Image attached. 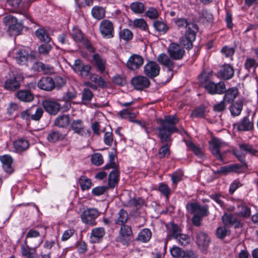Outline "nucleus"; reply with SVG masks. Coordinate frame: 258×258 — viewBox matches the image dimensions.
<instances>
[{
  "mask_svg": "<svg viewBox=\"0 0 258 258\" xmlns=\"http://www.w3.org/2000/svg\"><path fill=\"white\" fill-rule=\"evenodd\" d=\"M174 23L178 29L181 32L185 30V32H192L198 31V26L194 23L183 18L174 19Z\"/></svg>",
  "mask_w": 258,
  "mask_h": 258,
  "instance_id": "8",
  "label": "nucleus"
},
{
  "mask_svg": "<svg viewBox=\"0 0 258 258\" xmlns=\"http://www.w3.org/2000/svg\"><path fill=\"white\" fill-rule=\"evenodd\" d=\"M37 86L41 90L51 91L54 89L53 78L50 77L41 78L37 83Z\"/></svg>",
  "mask_w": 258,
  "mask_h": 258,
  "instance_id": "19",
  "label": "nucleus"
},
{
  "mask_svg": "<svg viewBox=\"0 0 258 258\" xmlns=\"http://www.w3.org/2000/svg\"><path fill=\"white\" fill-rule=\"evenodd\" d=\"M16 97L20 101L25 102H30L34 99L33 94L27 90H19L16 94Z\"/></svg>",
  "mask_w": 258,
  "mask_h": 258,
  "instance_id": "25",
  "label": "nucleus"
},
{
  "mask_svg": "<svg viewBox=\"0 0 258 258\" xmlns=\"http://www.w3.org/2000/svg\"><path fill=\"white\" fill-rule=\"evenodd\" d=\"M14 147L17 152H22L26 150L29 147L28 140L19 139L14 142Z\"/></svg>",
  "mask_w": 258,
  "mask_h": 258,
  "instance_id": "32",
  "label": "nucleus"
},
{
  "mask_svg": "<svg viewBox=\"0 0 258 258\" xmlns=\"http://www.w3.org/2000/svg\"><path fill=\"white\" fill-rule=\"evenodd\" d=\"M202 83L205 82L204 87L207 92L211 95L222 94L225 89V84L224 82L215 83L212 81L207 82V77L205 74H201L199 76Z\"/></svg>",
  "mask_w": 258,
  "mask_h": 258,
  "instance_id": "4",
  "label": "nucleus"
},
{
  "mask_svg": "<svg viewBox=\"0 0 258 258\" xmlns=\"http://www.w3.org/2000/svg\"><path fill=\"white\" fill-rule=\"evenodd\" d=\"M144 201L141 198H133L131 199L128 204L130 206L135 207L137 209L141 208L144 205Z\"/></svg>",
  "mask_w": 258,
  "mask_h": 258,
  "instance_id": "53",
  "label": "nucleus"
},
{
  "mask_svg": "<svg viewBox=\"0 0 258 258\" xmlns=\"http://www.w3.org/2000/svg\"><path fill=\"white\" fill-rule=\"evenodd\" d=\"M167 52L168 55L162 53L159 54L157 57L158 61L163 66L167 68V72L170 74V80L173 76V70L175 66L174 60H179L183 58L185 55L184 47L176 43L172 42L170 44L168 48Z\"/></svg>",
  "mask_w": 258,
  "mask_h": 258,
  "instance_id": "2",
  "label": "nucleus"
},
{
  "mask_svg": "<svg viewBox=\"0 0 258 258\" xmlns=\"http://www.w3.org/2000/svg\"><path fill=\"white\" fill-rule=\"evenodd\" d=\"M133 234L132 230L130 226L125 224L121 225L120 230V235L131 236Z\"/></svg>",
  "mask_w": 258,
  "mask_h": 258,
  "instance_id": "61",
  "label": "nucleus"
},
{
  "mask_svg": "<svg viewBox=\"0 0 258 258\" xmlns=\"http://www.w3.org/2000/svg\"><path fill=\"white\" fill-rule=\"evenodd\" d=\"M70 124V117L68 115L58 116L54 121L55 125L60 128H66Z\"/></svg>",
  "mask_w": 258,
  "mask_h": 258,
  "instance_id": "35",
  "label": "nucleus"
},
{
  "mask_svg": "<svg viewBox=\"0 0 258 258\" xmlns=\"http://www.w3.org/2000/svg\"><path fill=\"white\" fill-rule=\"evenodd\" d=\"M92 163L96 166H100L103 163V156L100 153H96L92 156Z\"/></svg>",
  "mask_w": 258,
  "mask_h": 258,
  "instance_id": "56",
  "label": "nucleus"
},
{
  "mask_svg": "<svg viewBox=\"0 0 258 258\" xmlns=\"http://www.w3.org/2000/svg\"><path fill=\"white\" fill-rule=\"evenodd\" d=\"M179 244L181 246H185L190 242V238L187 235L182 234L179 235L176 239Z\"/></svg>",
  "mask_w": 258,
  "mask_h": 258,
  "instance_id": "58",
  "label": "nucleus"
},
{
  "mask_svg": "<svg viewBox=\"0 0 258 258\" xmlns=\"http://www.w3.org/2000/svg\"><path fill=\"white\" fill-rule=\"evenodd\" d=\"M230 230L226 226H221L217 228L216 234L219 238L223 239L229 234Z\"/></svg>",
  "mask_w": 258,
  "mask_h": 258,
  "instance_id": "54",
  "label": "nucleus"
},
{
  "mask_svg": "<svg viewBox=\"0 0 258 258\" xmlns=\"http://www.w3.org/2000/svg\"><path fill=\"white\" fill-rule=\"evenodd\" d=\"M240 149L246 153L258 157V150L254 149L251 145L248 144H241L239 145Z\"/></svg>",
  "mask_w": 258,
  "mask_h": 258,
  "instance_id": "37",
  "label": "nucleus"
},
{
  "mask_svg": "<svg viewBox=\"0 0 258 258\" xmlns=\"http://www.w3.org/2000/svg\"><path fill=\"white\" fill-rule=\"evenodd\" d=\"M67 136V133H63L58 130H53L47 135V139L48 142L55 143L63 140Z\"/></svg>",
  "mask_w": 258,
  "mask_h": 258,
  "instance_id": "24",
  "label": "nucleus"
},
{
  "mask_svg": "<svg viewBox=\"0 0 258 258\" xmlns=\"http://www.w3.org/2000/svg\"><path fill=\"white\" fill-rule=\"evenodd\" d=\"M54 83V89L59 90L63 87L66 84V79L59 76H56L53 79Z\"/></svg>",
  "mask_w": 258,
  "mask_h": 258,
  "instance_id": "51",
  "label": "nucleus"
},
{
  "mask_svg": "<svg viewBox=\"0 0 258 258\" xmlns=\"http://www.w3.org/2000/svg\"><path fill=\"white\" fill-rule=\"evenodd\" d=\"M160 71V66L155 61H149L144 67L145 75L151 79H154L158 76Z\"/></svg>",
  "mask_w": 258,
  "mask_h": 258,
  "instance_id": "13",
  "label": "nucleus"
},
{
  "mask_svg": "<svg viewBox=\"0 0 258 258\" xmlns=\"http://www.w3.org/2000/svg\"><path fill=\"white\" fill-rule=\"evenodd\" d=\"M221 52L226 57H229L232 56L235 52V49L233 47L225 46L221 49Z\"/></svg>",
  "mask_w": 258,
  "mask_h": 258,
  "instance_id": "64",
  "label": "nucleus"
},
{
  "mask_svg": "<svg viewBox=\"0 0 258 258\" xmlns=\"http://www.w3.org/2000/svg\"><path fill=\"white\" fill-rule=\"evenodd\" d=\"M43 112V110L41 107L33 106L22 111L21 116L23 119L26 120H29L31 119L33 120L39 121L41 118Z\"/></svg>",
  "mask_w": 258,
  "mask_h": 258,
  "instance_id": "6",
  "label": "nucleus"
},
{
  "mask_svg": "<svg viewBox=\"0 0 258 258\" xmlns=\"http://www.w3.org/2000/svg\"><path fill=\"white\" fill-rule=\"evenodd\" d=\"M14 58L17 62L20 65H25L29 57L28 52L24 49L17 50L15 53Z\"/></svg>",
  "mask_w": 258,
  "mask_h": 258,
  "instance_id": "23",
  "label": "nucleus"
},
{
  "mask_svg": "<svg viewBox=\"0 0 258 258\" xmlns=\"http://www.w3.org/2000/svg\"><path fill=\"white\" fill-rule=\"evenodd\" d=\"M118 215V217L115 220V223L120 225L125 224L128 218L127 212L122 209L119 211Z\"/></svg>",
  "mask_w": 258,
  "mask_h": 258,
  "instance_id": "40",
  "label": "nucleus"
},
{
  "mask_svg": "<svg viewBox=\"0 0 258 258\" xmlns=\"http://www.w3.org/2000/svg\"><path fill=\"white\" fill-rule=\"evenodd\" d=\"M143 57L139 54H132L128 58L126 63V67L132 71L139 69L143 64Z\"/></svg>",
  "mask_w": 258,
  "mask_h": 258,
  "instance_id": "14",
  "label": "nucleus"
},
{
  "mask_svg": "<svg viewBox=\"0 0 258 258\" xmlns=\"http://www.w3.org/2000/svg\"><path fill=\"white\" fill-rule=\"evenodd\" d=\"M132 24L134 28H137L143 31L148 30V25L143 19H135Z\"/></svg>",
  "mask_w": 258,
  "mask_h": 258,
  "instance_id": "42",
  "label": "nucleus"
},
{
  "mask_svg": "<svg viewBox=\"0 0 258 258\" xmlns=\"http://www.w3.org/2000/svg\"><path fill=\"white\" fill-rule=\"evenodd\" d=\"M153 26L157 31L164 34L166 33L169 29V27L163 21H155L153 23Z\"/></svg>",
  "mask_w": 258,
  "mask_h": 258,
  "instance_id": "46",
  "label": "nucleus"
},
{
  "mask_svg": "<svg viewBox=\"0 0 258 258\" xmlns=\"http://www.w3.org/2000/svg\"><path fill=\"white\" fill-rule=\"evenodd\" d=\"M71 35L73 39L77 42H82L83 40V34L78 28L73 29Z\"/></svg>",
  "mask_w": 258,
  "mask_h": 258,
  "instance_id": "55",
  "label": "nucleus"
},
{
  "mask_svg": "<svg viewBox=\"0 0 258 258\" xmlns=\"http://www.w3.org/2000/svg\"><path fill=\"white\" fill-rule=\"evenodd\" d=\"M108 188V187L105 186H97L92 189V193L95 196H99L103 195Z\"/></svg>",
  "mask_w": 258,
  "mask_h": 258,
  "instance_id": "63",
  "label": "nucleus"
},
{
  "mask_svg": "<svg viewBox=\"0 0 258 258\" xmlns=\"http://www.w3.org/2000/svg\"><path fill=\"white\" fill-rule=\"evenodd\" d=\"M115 155L113 152H111L109 154V163L104 166L105 169H111V168L117 167V165L114 162Z\"/></svg>",
  "mask_w": 258,
  "mask_h": 258,
  "instance_id": "59",
  "label": "nucleus"
},
{
  "mask_svg": "<svg viewBox=\"0 0 258 258\" xmlns=\"http://www.w3.org/2000/svg\"><path fill=\"white\" fill-rule=\"evenodd\" d=\"M0 160L5 172L9 173H11L13 172L14 169L12 166L13 160L10 155H5L2 156L0 157Z\"/></svg>",
  "mask_w": 258,
  "mask_h": 258,
  "instance_id": "28",
  "label": "nucleus"
},
{
  "mask_svg": "<svg viewBox=\"0 0 258 258\" xmlns=\"http://www.w3.org/2000/svg\"><path fill=\"white\" fill-rule=\"evenodd\" d=\"M131 83L136 89L140 90L148 88L150 85L149 79L143 76H138L133 78Z\"/></svg>",
  "mask_w": 258,
  "mask_h": 258,
  "instance_id": "15",
  "label": "nucleus"
},
{
  "mask_svg": "<svg viewBox=\"0 0 258 258\" xmlns=\"http://www.w3.org/2000/svg\"><path fill=\"white\" fill-rule=\"evenodd\" d=\"M72 69L82 78H86L90 75L91 67L89 64H85L80 59H77L75 61Z\"/></svg>",
  "mask_w": 258,
  "mask_h": 258,
  "instance_id": "11",
  "label": "nucleus"
},
{
  "mask_svg": "<svg viewBox=\"0 0 258 258\" xmlns=\"http://www.w3.org/2000/svg\"><path fill=\"white\" fill-rule=\"evenodd\" d=\"M119 38L124 41H130L133 37V32L129 29H123L120 31L119 33Z\"/></svg>",
  "mask_w": 258,
  "mask_h": 258,
  "instance_id": "49",
  "label": "nucleus"
},
{
  "mask_svg": "<svg viewBox=\"0 0 258 258\" xmlns=\"http://www.w3.org/2000/svg\"><path fill=\"white\" fill-rule=\"evenodd\" d=\"M210 198L215 201L221 207L224 206V201L223 199L224 198L220 194H213L209 196Z\"/></svg>",
  "mask_w": 258,
  "mask_h": 258,
  "instance_id": "62",
  "label": "nucleus"
},
{
  "mask_svg": "<svg viewBox=\"0 0 258 258\" xmlns=\"http://www.w3.org/2000/svg\"><path fill=\"white\" fill-rule=\"evenodd\" d=\"M179 119L176 115H166L164 118H157V123L159 126L156 130L158 131V137L161 143H166L159 150L158 154L160 158L165 157L170 154L169 143L172 141L171 135L174 133H179L176 124L179 122Z\"/></svg>",
  "mask_w": 258,
  "mask_h": 258,
  "instance_id": "1",
  "label": "nucleus"
},
{
  "mask_svg": "<svg viewBox=\"0 0 258 258\" xmlns=\"http://www.w3.org/2000/svg\"><path fill=\"white\" fill-rule=\"evenodd\" d=\"M251 211L249 208L244 204H240L237 205V211L236 214L238 216L242 218H248L250 216Z\"/></svg>",
  "mask_w": 258,
  "mask_h": 258,
  "instance_id": "33",
  "label": "nucleus"
},
{
  "mask_svg": "<svg viewBox=\"0 0 258 258\" xmlns=\"http://www.w3.org/2000/svg\"><path fill=\"white\" fill-rule=\"evenodd\" d=\"M209 149L217 159L223 161V158L221 154L220 149L226 146V143L222 140L216 138L212 137L211 140L209 141Z\"/></svg>",
  "mask_w": 258,
  "mask_h": 258,
  "instance_id": "7",
  "label": "nucleus"
},
{
  "mask_svg": "<svg viewBox=\"0 0 258 258\" xmlns=\"http://www.w3.org/2000/svg\"><path fill=\"white\" fill-rule=\"evenodd\" d=\"M224 95L223 99L227 103H232L238 96L239 94L238 89L236 87H233L226 89L225 88L224 92Z\"/></svg>",
  "mask_w": 258,
  "mask_h": 258,
  "instance_id": "20",
  "label": "nucleus"
},
{
  "mask_svg": "<svg viewBox=\"0 0 258 258\" xmlns=\"http://www.w3.org/2000/svg\"><path fill=\"white\" fill-rule=\"evenodd\" d=\"M21 251L22 255L27 258H35L37 256L36 249L28 244L22 245Z\"/></svg>",
  "mask_w": 258,
  "mask_h": 258,
  "instance_id": "31",
  "label": "nucleus"
},
{
  "mask_svg": "<svg viewBox=\"0 0 258 258\" xmlns=\"http://www.w3.org/2000/svg\"><path fill=\"white\" fill-rule=\"evenodd\" d=\"M197 32H185L184 36L180 38V43L186 49H190L192 47V42L196 39Z\"/></svg>",
  "mask_w": 258,
  "mask_h": 258,
  "instance_id": "18",
  "label": "nucleus"
},
{
  "mask_svg": "<svg viewBox=\"0 0 258 258\" xmlns=\"http://www.w3.org/2000/svg\"><path fill=\"white\" fill-rule=\"evenodd\" d=\"M222 221L227 226H234L235 228H239L242 226V224L234 215L225 214L222 217Z\"/></svg>",
  "mask_w": 258,
  "mask_h": 258,
  "instance_id": "17",
  "label": "nucleus"
},
{
  "mask_svg": "<svg viewBox=\"0 0 258 258\" xmlns=\"http://www.w3.org/2000/svg\"><path fill=\"white\" fill-rule=\"evenodd\" d=\"M105 230L102 227H96L93 228L91 233V241L92 243L98 242L105 235Z\"/></svg>",
  "mask_w": 258,
  "mask_h": 258,
  "instance_id": "27",
  "label": "nucleus"
},
{
  "mask_svg": "<svg viewBox=\"0 0 258 258\" xmlns=\"http://www.w3.org/2000/svg\"><path fill=\"white\" fill-rule=\"evenodd\" d=\"M23 76L19 73L14 74L13 77L6 80L5 88L9 91H14L20 87V82L23 80Z\"/></svg>",
  "mask_w": 258,
  "mask_h": 258,
  "instance_id": "10",
  "label": "nucleus"
},
{
  "mask_svg": "<svg viewBox=\"0 0 258 258\" xmlns=\"http://www.w3.org/2000/svg\"><path fill=\"white\" fill-rule=\"evenodd\" d=\"M91 14L94 18L97 20H100L105 17V10L102 7L94 6L92 9Z\"/></svg>",
  "mask_w": 258,
  "mask_h": 258,
  "instance_id": "36",
  "label": "nucleus"
},
{
  "mask_svg": "<svg viewBox=\"0 0 258 258\" xmlns=\"http://www.w3.org/2000/svg\"><path fill=\"white\" fill-rule=\"evenodd\" d=\"M258 67V62L256 60L251 57H247L244 62V67L248 71L252 68L254 70Z\"/></svg>",
  "mask_w": 258,
  "mask_h": 258,
  "instance_id": "50",
  "label": "nucleus"
},
{
  "mask_svg": "<svg viewBox=\"0 0 258 258\" xmlns=\"http://www.w3.org/2000/svg\"><path fill=\"white\" fill-rule=\"evenodd\" d=\"M36 36L41 41L49 42L51 38L43 29H38L35 32Z\"/></svg>",
  "mask_w": 258,
  "mask_h": 258,
  "instance_id": "39",
  "label": "nucleus"
},
{
  "mask_svg": "<svg viewBox=\"0 0 258 258\" xmlns=\"http://www.w3.org/2000/svg\"><path fill=\"white\" fill-rule=\"evenodd\" d=\"M93 96V93L88 88H84L82 93V102L83 104L89 103Z\"/></svg>",
  "mask_w": 258,
  "mask_h": 258,
  "instance_id": "48",
  "label": "nucleus"
},
{
  "mask_svg": "<svg viewBox=\"0 0 258 258\" xmlns=\"http://www.w3.org/2000/svg\"><path fill=\"white\" fill-rule=\"evenodd\" d=\"M171 255L175 258H182L185 254V250L177 246H173L170 250Z\"/></svg>",
  "mask_w": 258,
  "mask_h": 258,
  "instance_id": "44",
  "label": "nucleus"
},
{
  "mask_svg": "<svg viewBox=\"0 0 258 258\" xmlns=\"http://www.w3.org/2000/svg\"><path fill=\"white\" fill-rule=\"evenodd\" d=\"M90 79L101 86H104L105 82L102 77L95 74H91L89 75Z\"/></svg>",
  "mask_w": 258,
  "mask_h": 258,
  "instance_id": "60",
  "label": "nucleus"
},
{
  "mask_svg": "<svg viewBox=\"0 0 258 258\" xmlns=\"http://www.w3.org/2000/svg\"><path fill=\"white\" fill-rule=\"evenodd\" d=\"M112 168L113 170L110 173L108 176V187L110 188H113L117 183L119 174L117 167Z\"/></svg>",
  "mask_w": 258,
  "mask_h": 258,
  "instance_id": "34",
  "label": "nucleus"
},
{
  "mask_svg": "<svg viewBox=\"0 0 258 258\" xmlns=\"http://www.w3.org/2000/svg\"><path fill=\"white\" fill-rule=\"evenodd\" d=\"M99 30L102 36L106 38H112L114 36L113 24L108 20L102 21L99 25Z\"/></svg>",
  "mask_w": 258,
  "mask_h": 258,
  "instance_id": "12",
  "label": "nucleus"
},
{
  "mask_svg": "<svg viewBox=\"0 0 258 258\" xmlns=\"http://www.w3.org/2000/svg\"><path fill=\"white\" fill-rule=\"evenodd\" d=\"M186 209L190 214H194L191 220L193 225L196 226H200L202 218L209 214L207 205L201 206L197 203H190L186 205Z\"/></svg>",
  "mask_w": 258,
  "mask_h": 258,
  "instance_id": "3",
  "label": "nucleus"
},
{
  "mask_svg": "<svg viewBox=\"0 0 258 258\" xmlns=\"http://www.w3.org/2000/svg\"><path fill=\"white\" fill-rule=\"evenodd\" d=\"M4 23L8 28H10L13 25H15L18 22L17 18L12 15H8L4 17L3 20Z\"/></svg>",
  "mask_w": 258,
  "mask_h": 258,
  "instance_id": "57",
  "label": "nucleus"
},
{
  "mask_svg": "<svg viewBox=\"0 0 258 258\" xmlns=\"http://www.w3.org/2000/svg\"><path fill=\"white\" fill-rule=\"evenodd\" d=\"M23 25L21 22H18L10 28H8V32L11 35H18L23 30Z\"/></svg>",
  "mask_w": 258,
  "mask_h": 258,
  "instance_id": "41",
  "label": "nucleus"
},
{
  "mask_svg": "<svg viewBox=\"0 0 258 258\" xmlns=\"http://www.w3.org/2000/svg\"><path fill=\"white\" fill-rule=\"evenodd\" d=\"M51 49L52 46L49 42H45L38 47L39 54L43 55H47Z\"/></svg>",
  "mask_w": 258,
  "mask_h": 258,
  "instance_id": "52",
  "label": "nucleus"
},
{
  "mask_svg": "<svg viewBox=\"0 0 258 258\" xmlns=\"http://www.w3.org/2000/svg\"><path fill=\"white\" fill-rule=\"evenodd\" d=\"M152 233L148 228L143 229L138 234V240L143 242L148 241L151 238Z\"/></svg>",
  "mask_w": 258,
  "mask_h": 258,
  "instance_id": "38",
  "label": "nucleus"
},
{
  "mask_svg": "<svg viewBox=\"0 0 258 258\" xmlns=\"http://www.w3.org/2000/svg\"><path fill=\"white\" fill-rule=\"evenodd\" d=\"M70 128L74 134L81 137L88 138L91 135V131L86 128L84 122L80 119L73 120L71 123Z\"/></svg>",
  "mask_w": 258,
  "mask_h": 258,
  "instance_id": "9",
  "label": "nucleus"
},
{
  "mask_svg": "<svg viewBox=\"0 0 258 258\" xmlns=\"http://www.w3.org/2000/svg\"><path fill=\"white\" fill-rule=\"evenodd\" d=\"M93 60L99 71L103 73L106 68V60L102 56L98 53H95L93 55Z\"/></svg>",
  "mask_w": 258,
  "mask_h": 258,
  "instance_id": "29",
  "label": "nucleus"
},
{
  "mask_svg": "<svg viewBox=\"0 0 258 258\" xmlns=\"http://www.w3.org/2000/svg\"><path fill=\"white\" fill-rule=\"evenodd\" d=\"M197 243L199 247L204 249L207 247L209 244L210 240L207 235L202 231H199L196 234Z\"/></svg>",
  "mask_w": 258,
  "mask_h": 258,
  "instance_id": "26",
  "label": "nucleus"
},
{
  "mask_svg": "<svg viewBox=\"0 0 258 258\" xmlns=\"http://www.w3.org/2000/svg\"><path fill=\"white\" fill-rule=\"evenodd\" d=\"M243 101L241 99L237 100L235 102L231 103L229 110L231 115L237 116L240 114L243 108Z\"/></svg>",
  "mask_w": 258,
  "mask_h": 258,
  "instance_id": "30",
  "label": "nucleus"
},
{
  "mask_svg": "<svg viewBox=\"0 0 258 258\" xmlns=\"http://www.w3.org/2000/svg\"><path fill=\"white\" fill-rule=\"evenodd\" d=\"M42 105L46 111L51 115L56 114L60 109V105L54 100H44L42 102Z\"/></svg>",
  "mask_w": 258,
  "mask_h": 258,
  "instance_id": "16",
  "label": "nucleus"
},
{
  "mask_svg": "<svg viewBox=\"0 0 258 258\" xmlns=\"http://www.w3.org/2000/svg\"><path fill=\"white\" fill-rule=\"evenodd\" d=\"M79 183L81 188L83 190L89 189L92 185V182L91 180L84 176H82L80 178Z\"/></svg>",
  "mask_w": 258,
  "mask_h": 258,
  "instance_id": "47",
  "label": "nucleus"
},
{
  "mask_svg": "<svg viewBox=\"0 0 258 258\" xmlns=\"http://www.w3.org/2000/svg\"><path fill=\"white\" fill-rule=\"evenodd\" d=\"M131 9L135 13L142 14L145 10L144 5L139 2L132 3L130 6Z\"/></svg>",
  "mask_w": 258,
  "mask_h": 258,
  "instance_id": "45",
  "label": "nucleus"
},
{
  "mask_svg": "<svg viewBox=\"0 0 258 258\" xmlns=\"http://www.w3.org/2000/svg\"><path fill=\"white\" fill-rule=\"evenodd\" d=\"M100 213L96 208H87L84 210L80 215L82 222L85 225L95 226L97 224L96 219Z\"/></svg>",
  "mask_w": 258,
  "mask_h": 258,
  "instance_id": "5",
  "label": "nucleus"
},
{
  "mask_svg": "<svg viewBox=\"0 0 258 258\" xmlns=\"http://www.w3.org/2000/svg\"><path fill=\"white\" fill-rule=\"evenodd\" d=\"M234 70L230 64H224L219 71L218 74L224 80H229L232 78L234 75Z\"/></svg>",
  "mask_w": 258,
  "mask_h": 258,
  "instance_id": "22",
  "label": "nucleus"
},
{
  "mask_svg": "<svg viewBox=\"0 0 258 258\" xmlns=\"http://www.w3.org/2000/svg\"><path fill=\"white\" fill-rule=\"evenodd\" d=\"M253 128V119H250L249 116H245L238 123L237 129L239 131H250Z\"/></svg>",
  "mask_w": 258,
  "mask_h": 258,
  "instance_id": "21",
  "label": "nucleus"
},
{
  "mask_svg": "<svg viewBox=\"0 0 258 258\" xmlns=\"http://www.w3.org/2000/svg\"><path fill=\"white\" fill-rule=\"evenodd\" d=\"M41 238H25L24 241L25 244H28L29 246L35 248L36 249L42 243Z\"/></svg>",
  "mask_w": 258,
  "mask_h": 258,
  "instance_id": "43",
  "label": "nucleus"
}]
</instances>
